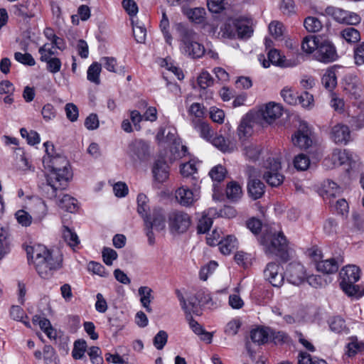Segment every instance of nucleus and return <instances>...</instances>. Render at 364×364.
I'll return each instance as SVG.
<instances>
[{
    "label": "nucleus",
    "instance_id": "49530a36",
    "mask_svg": "<svg viewBox=\"0 0 364 364\" xmlns=\"http://www.w3.org/2000/svg\"><path fill=\"white\" fill-rule=\"evenodd\" d=\"M87 343L85 340H77L74 343V347L72 351L73 357L76 359H81L86 351Z\"/></svg>",
    "mask_w": 364,
    "mask_h": 364
},
{
    "label": "nucleus",
    "instance_id": "3c124183",
    "mask_svg": "<svg viewBox=\"0 0 364 364\" xmlns=\"http://www.w3.org/2000/svg\"><path fill=\"white\" fill-rule=\"evenodd\" d=\"M269 31L275 39H280L284 33V26L279 21H272L269 25Z\"/></svg>",
    "mask_w": 364,
    "mask_h": 364
},
{
    "label": "nucleus",
    "instance_id": "20e7f679",
    "mask_svg": "<svg viewBox=\"0 0 364 364\" xmlns=\"http://www.w3.org/2000/svg\"><path fill=\"white\" fill-rule=\"evenodd\" d=\"M252 33L253 29L250 26V22L242 17L228 18L220 31L222 38L228 39L249 38Z\"/></svg>",
    "mask_w": 364,
    "mask_h": 364
},
{
    "label": "nucleus",
    "instance_id": "412c9836",
    "mask_svg": "<svg viewBox=\"0 0 364 364\" xmlns=\"http://www.w3.org/2000/svg\"><path fill=\"white\" fill-rule=\"evenodd\" d=\"M146 228H153L157 230H162L165 228V217L161 208H155L151 215H149L144 220Z\"/></svg>",
    "mask_w": 364,
    "mask_h": 364
},
{
    "label": "nucleus",
    "instance_id": "052dcab7",
    "mask_svg": "<svg viewBox=\"0 0 364 364\" xmlns=\"http://www.w3.org/2000/svg\"><path fill=\"white\" fill-rule=\"evenodd\" d=\"M186 319L188 321L190 328L197 335L200 336L204 333V328L193 319V316L191 315V311H186Z\"/></svg>",
    "mask_w": 364,
    "mask_h": 364
},
{
    "label": "nucleus",
    "instance_id": "13d9d810",
    "mask_svg": "<svg viewBox=\"0 0 364 364\" xmlns=\"http://www.w3.org/2000/svg\"><path fill=\"white\" fill-rule=\"evenodd\" d=\"M167 333L165 331L161 330L159 331L158 333L154 336L153 343L156 349L161 350L167 343Z\"/></svg>",
    "mask_w": 364,
    "mask_h": 364
},
{
    "label": "nucleus",
    "instance_id": "f03ea898",
    "mask_svg": "<svg viewBox=\"0 0 364 364\" xmlns=\"http://www.w3.org/2000/svg\"><path fill=\"white\" fill-rule=\"evenodd\" d=\"M32 252L27 250L38 275L45 279H50L54 273L62 267L63 256L58 250H48L45 246L37 245L31 247Z\"/></svg>",
    "mask_w": 364,
    "mask_h": 364
},
{
    "label": "nucleus",
    "instance_id": "2f4dec72",
    "mask_svg": "<svg viewBox=\"0 0 364 364\" xmlns=\"http://www.w3.org/2000/svg\"><path fill=\"white\" fill-rule=\"evenodd\" d=\"M181 173L184 178L185 183H191V178H198L195 176L197 173V168L196 164L191 161L181 166Z\"/></svg>",
    "mask_w": 364,
    "mask_h": 364
},
{
    "label": "nucleus",
    "instance_id": "ddd939ff",
    "mask_svg": "<svg viewBox=\"0 0 364 364\" xmlns=\"http://www.w3.org/2000/svg\"><path fill=\"white\" fill-rule=\"evenodd\" d=\"M255 169L249 166L247 173L249 176L247 182V193L252 200H257L262 197L265 192V185L257 178L253 177L252 173Z\"/></svg>",
    "mask_w": 364,
    "mask_h": 364
},
{
    "label": "nucleus",
    "instance_id": "a19ab883",
    "mask_svg": "<svg viewBox=\"0 0 364 364\" xmlns=\"http://www.w3.org/2000/svg\"><path fill=\"white\" fill-rule=\"evenodd\" d=\"M140 296V301L141 305L146 309L148 312L151 311V309L149 306L151 303V297L152 289L149 287H141L138 290Z\"/></svg>",
    "mask_w": 364,
    "mask_h": 364
},
{
    "label": "nucleus",
    "instance_id": "864d4df0",
    "mask_svg": "<svg viewBox=\"0 0 364 364\" xmlns=\"http://www.w3.org/2000/svg\"><path fill=\"white\" fill-rule=\"evenodd\" d=\"M353 58L357 65L364 64V42L357 44L353 48Z\"/></svg>",
    "mask_w": 364,
    "mask_h": 364
},
{
    "label": "nucleus",
    "instance_id": "603ef678",
    "mask_svg": "<svg viewBox=\"0 0 364 364\" xmlns=\"http://www.w3.org/2000/svg\"><path fill=\"white\" fill-rule=\"evenodd\" d=\"M338 224L333 218L327 219L323 224V231L328 235H334L338 232Z\"/></svg>",
    "mask_w": 364,
    "mask_h": 364
},
{
    "label": "nucleus",
    "instance_id": "6ab92c4d",
    "mask_svg": "<svg viewBox=\"0 0 364 364\" xmlns=\"http://www.w3.org/2000/svg\"><path fill=\"white\" fill-rule=\"evenodd\" d=\"M63 190H58L56 198L51 200H54L60 208L70 213L75 212L77 208V200L68 194L63 193Z\"/></svg>",
    "mask_w": 364,
    "mask_h": 364
},
{
    "label": "nucleus",
    "instance_id": "f8f14e48",
    "mask_svg": "<svg viewBox=\"0 0 364 364\" xmlns=\"http://www.w3.org/2000/svg\"><path fill=\"white\" fill-rule=\"evenodd\" d=\"M327 13L331 14L336 21L341 23L356 25L361 21V18L358 14L339 8L328 7L327 8Z\"/></svg>",
    "mask_w": 364,
    "mask_h": 364
},
{
    "label": "nucleus",
    "instance_id": "58836bf2",
    "mask_svg": "<svg viewBox=\"0 0 364 364\" xmlns=\"http://www.w3.org/2000/svg\"><path fill=\"white\" fill-rule=\"evenodd\" d=\"M102 69L101 63H93L90 65L87 72V80L96 85L100 83V74Z\"/></svg>",
    "mask_w": 364,
    "mask_h": 364
},
{
    "label": "nucleus",
    "instance_id": "473e14b6",
    "mask_svg": "<svg viewBox=\"0 0 364 364\" xmlns=\"http://www.w3.org/2000/svg\"><path fill=\"white\" fill-rule=\"evenodd\" d=\"M101 64H102L104 68L109 72L115 73L122 75H124L125 73V68L124 66L116 68L117 60L113 57L102 58Z\"/></svg>",
    "mask_w": 364,
    "mask_h": 364
},
{
    "label": "nucleus",
    "instance_id": "2eb2a0df",
    "mask_svg": "<svg viewBox=\"0 0 364 364\" xmlns=\"http://www.w3.org/2000/svg\"><path fill=\"white\" fill-rule=\"evenodd\" d=\"M264 275L265 279L274 287H279L283 284L284 275L282 267L277 262L268 263L264 270Z\"/></svg>",
    "mask_w": 364,
    "mask_h": 364
},
{
    "label": "nucleus",
    "instance_id": "f257e3e1",
    "mask_svg": "<svg viewBox=\"0 0 364 364\" xmlns=\"http://www.w3.org/2000/svg\"><path fill=\"white\" fill-rule=\"evenodd\" d=\"M43 164L50 173L47 175L46 183L41 186L42 192L48 199L55 198L60 189H65L72 178L69 162L64 156L55 154L54 157L43 156Z\"/></svg>",
    "mask_w": 364,
    "mask_h": 364
},
{
    "label": "nucleus",
    "instance_id": "423d86ee",
    "mask_svg": "<svg viewBox=\"0 0 364 364\" xmlns=\"http://www.w3.org/2000/svg\"><path fill=\"white\" fill-rule=\"evenodd\" d=\"M261 244L264 247L265 251L270 254L279 256L282 259L287 257L288 242L282 231L264 234L260 240Z\"/></svg>",
    "mask_w": 364,
    "mask_h": 364
},
{
    "label": "nucleus",
    "instance_id": "c85d7f7f",
    "mask_svg": "<svg viewBox=\"0 0 364 364\" xmlns=\"http://www.w3.org/2000/svg\"><path fill=\"white\" fill-rule=\"evenodd\" d=\"M11 235L7 228L0 227V259L10 251Z\"/></svg>",
    "mask_w": 364,
    "mask_h": 364
},
{
    "label": "nucleus",
    "instance_id": "a211bd4d",
    "mask_svg": "<svg viewBox=\"0 0 364 364\" xmlns=\"http://www.w3.org/2000/svg\"><path fill=\"white\" fill-rule=\"evenodd\" d=\"M36 10V0H26L21 4L12 6L11 12L23 18H32Z\"/></svg>",
    "mask_w": 364,
    "mask_h": 364
},
{
    "label": "nucleus",
    "instance_id": "4468645a",
    "mask_svg": "<svg viewBox=\"0 0 364 364\" xmlns=\"http://www.w3.org/2000/svg\"><path fill=\"white\" fill-rule=\"evenodd\" d=\"M332 161L335 165L347 164L350 168L357 167L358 157L347 149H335L332 154Z\"/></svg>",
    "mask_w": 364,
    "mask_h": 364
},
{
    "label": "nucleus",
    "instance_id": "5fc2aeb1",
    "mask_svg": "<svg viewBox=\"0 0 364 364\" xmlns=\"http://www.w3.org/2000/svg\"><path fill=\"white\" fill-rule=\"evenodd\" d=\"M88 355L93 364H102L103 358L102 356V350L97 346H92L89 348Z\"/></svg>",
    "mask_w": 364,
    "mask_h": 364
},
{
    "label": "nucleus",
    "instance_id": "4d7b16f0",
    "mask_svg": "<svg viewBox=\"0 0 364 364\" xmlns=\"http://www.w3.org/2000/svg\"><path fill=\"white\" fill-rule=\"evenodd\" d=\"M103 262L108 266H111L113 261L117 259V252L109 247H104L102 252Z\"/></svg>",
    "mask_w": 364,
    "mask_h": 364
},
{
    "label": "nucleus",
    "instance_id": "1a4fd4ad",
    "mask_svg": "<svg viewBox=\"0 0 364 364\" xmlns=\"http://www.w3.org/2000/svg\"><path fill=\"white\" fill-rule=\"evenodd\" d=\"M311 256L315 262L316 269L326 274L336 273L339 266L343 262V259L341 257L321 259L322 255L319 250H313L311 253Z\"/></svg>",
    "mask_w": 364,
    "mask_h": 364
},
{
    "label": "nucleus",
    "instance_id": "680f3d73",
    "mask_svg": "<svg viewBox=\"0 0 364 364\" xmlns=\"http://www.w3.org/2000/svg\"><path fill=\"white\" fill-rule=\"evenodd\" d=\"M43 358L46 364H55L56 355L54 348L50 346L46 345L43 348Z\"/></svg>",
    "mask_w": 364,
    "mask_h": 364
},
{
    "label": "nucleus",
    "instance_id": "393cba45",
    "mask_svg": "<svg viewBox=\"0 0 364 364\" xmlns=\"http://www.w3.org/2000/svg\"><path fill=\"white\" fill-rule=\"evenodd\" d=\"M192 124L200 136L206 141H210L214 136L215 132L207 122L201 119H193Z\"/></svg>",
    "mask_w": 364,
    "mask_h": 364
},
{
    "label": "nucleus",
    "instance_id": "4c0bfd02",
    "mask_svg": "<svg viewBox=\"0 0 364 364\" xmlns=\"http://www.w3.org/2000/svg\"><path fill=\"white\" fill-rule=\"evenodd\" d=\"M320 41H321L315 36H306L301 42V48L303 51L306 53H312L313 52L316 51Z\"/></svg>",
    "mask_w": 364,
    "mask_h": 364
},
{
    "label": "nucleus",
    "instance_id": "cd10ccee",
    "mask_svg": "<svg viewBox=\"0 0 364 364\" xmlns=\"http://www.w3.org/2000/svg\"><path fill=\"white\" fill-rule=\"evenodd\" d=\"M252 117L250 114H247L241 120L237 128L238 136L240 139L246 138L252 133Z\"/></svg>",
    "mask_w": 364,
    "mask_h": 364
},
{
    "label": "nucleus",
    "instance_id": "0e129e2a",
    "mask_svg": "<svg viewBox=\"0 0 364 364\" xmlns=\"http://www.w3.org/2000/svg\"><path fill=\"white\" fill-rule=\"evenodd\" d=\"M198 84L201 89L205 90L213 85V79L208 72H202L198 77Z\"/></svg>",
    "mask_w": 364,
    "mask_h": 364
},
{
    "label": "nucleus",
    "instance_id": "0eeeda50",
    "mask_svg": "<svg viewBox=\"0 0 364 364\" xmlns=\"http://www.w3.org/2000/svg\"><path fill=\"white\" fill-rule=\"evenodd\" d=\"M190 187L183 186L176 191V198L183 206L192 205L200 198V182L198 178H191Z\"/></svg>",
    "mask_w": 364,
    "mask_h": 364
},
{
    "label": "nucleus",
    "instance_id": "e2e57ef3",
    "mask_svg": "<svg viewBox=\"0 0 364 364\" xmlns=\"http://www.w3.org/2000/svg\"><path fill=\"white\" fill-rule=\"evenodd\" d=\"M188 114L191 116L195 117L196 119H200L205 114V107L200 103H193L188 110Z\"/></svg>",
    "mask_w": 364,
    "mask_h": 364
},
{
    "label": "nucleus",
    "instance_id": "79ce46f5",
    "mask_svg": "<svg viewBox=\"0 0 364 364\" xmlns=\"http://www.w3.org/2000/svg\"><path fill=\"white\" fill-rule=\"evenodd\" d=\"M207 5L209 11L215 14H219L230 7L227 0H208Z\"/></svg>",
    "mask_w": 364,
    "mask_h": 364
},
{
    "label": "nucleus",
    "instance_id": "4be33fe9",
    "mask_svg": "<svg viewBox=\"0 0 364 364\" xmlns=\"http://www.w3.org/2000/svg\"><path fill=\"white\" fill-rule=\"evenodd\" d=\"M260 112L262 118L270 124L276 119L280 117L282 114V108L279 104L269 102L264 108H262Z\"/></svg>",
    "mask_w": 364,
    "mask_h": 364
},
{
    "label": "nucleus",
    "instance_id": "a878e982",
    "mask_svg": "<svg viewBox=\"0 0 364 364\" xmlns=\"http://www.w3.org/2000/svg\"><path fill=\"white\" fill-rule=\"evenodd\" d=\"M152 172L155 180L162 183L168 177V166L164 160L159 159L154 163Z\"/></svg>",
    "mask_w": 364,
    "mask_h": 364
},
{
    "label": "nucleus",
    "instance_id": "6e6d98bb",
    "mask_svg": "<svg viewBox=\"0 0 364 364\" xmlns=\"http://www.w3.org/2000/svg\"><path fill=\"white\" fill-rule=\"evenodd\" d=\"M281 95L284 100L291 105H295L298 103L299 95L294 93L291 89L284 88L281 91Z\"/></svg>",
    "mask_w": 364,
    "mask_h": 364
},
{
    "label": "nucleus",
    "instance_id": "f704fd0d",
    "mask_svg": "<svg viewBox=\"0 0 364 364\" xmlns=\"http://www.w3.org/2000/svg\"><path fill=\"white\" fill-rule=\"evenodd\" d=\"M185 14L192 22L199 24L204 21L206 12L205 9L196 7L188 9Z\"/></svg>",
    "mask_w": 364,
    "mask_h": 364
},
{
    "label": "nucleus",
    "instance_id": "bf43d9fd",
    "mask_svg": "<svg viewBox=\"0 0 364 364\" xmlns=\"http://www.w3.org/2000/svg\"><path fill=\"white\" fill-rule=\"evenodd\" d=\"M14 58L16 61L26 65L33 66L36 64V61L30 53H22L16 52L14 53Z\"/></svg>",
    "mask_w": 364,
    "mask_h": 364
},
{
    "label": "nucleus",
    "instance_id": "6e6552de",
    "mask_svg": "<svg viewBox=\"0 0 364 364\" xmlns=\"http://www.w3.org/2000/svg\"><path fill=\"white\" fill-rule=\"evenodd\" d=\"M168 223L171 233L181 234L188 230L191 225V218L183 211L173 210L168 214Z\"/></svg>",
    "mask_w": 364,
    "mask_h": 364
},
{
    "label": "nucleus",
    "instance_id": "f3484780",
    "mask_svg": "<svg viewBox=\"0 0 364 364\" xmlns=\"http://www.w3.org/2000/svg\"><path fill=\"white\" fill-rule=\"evenodd\" d=\"M286 277L289 283L296 286L301 284L306 279L304 267L300 263L289 264L287 267Z\"/></svg>",
    "mask_w": 364,
    "mask_h": 364
},
{
    "label": "nucleus",
    "instance_id": "c03bdc74",
    "mask_svg": "<svg viewBox=\"0 0 364 364\" xmlns=\"http://www.w3.org/2000/svg\"><path fill=\"white\" fill-rule=\"evenodd\" d=\"M148 198L146 195L140 193L137 196V212L144 218L149 216L148 210L149 206L148 205Z\"/></svg>",
    "mask_w": 364,
    "mask_h": 364
},
{
    "label": "nucleus",
    "instance_id": "a18cd8bd",
    "mask_svg": "<svg viewBox=\"0 0 364 364\" xmlns=\"http://www.w3.org/2000/svg\"><path fill=\"white\" fill-rule=\"evenodd\" d=\"M171 151L175 159H180L188 154V148L186 146L181 144L180 139H175L171 146Z\"/></svg>",
    "mask_w": 364,
    "mask_h": 364
},
{
    "label": "nucleus",
    "instance_id": "72a5a7b5",
    "mask_svg": "<svg viewBox=\"0 0 364 364\" xmlns=\"http://www.w3.org/2000/svg\"><path fill=\"white\" fill-rule=\"evenodd\" d=\"M226 195L232 201L238 200L242 196V187L235 181H232L227 185Z\"/></svg>",
    "mask_w": 364,
    "mask_h": 364
},
{
    "label": "nucleus",
    "instance_id": "b1692460",
    "mask_svg": "<svg viewBox=\"0 0 364 364\" xmlns=\"http://www.w3.org/2000/svg\"><path fill=\"white\" fill-rule=\"evenodd\" d=\"M268 60H264L262 65L264 68H268L270 65V63L273 65L288 67L296 65V63H289L286 62L285 57L282 55L280 52L277 49H270L267 53Z\"/></svg>",
    "mask_w": 364,
    "mask_h": 364
},
{
    "label": "nucleus",
    "instance_id": "e433bc0d",
    "mask_svg": "<svg viewBox=\"0 0 364 364\" xmlns=\"http://www.w3.org/2000/svg\"><path fill=\"white\" fill-rule=\"evenodd\" d=\"M340 34L349 43H355L360 40V32L353 27H347L343 29Z\"/></svg>",
    "mask_w": 364,
    "mask_h": 364
},
{
    "label": "nucleus",
    "instance_id": "9d476101",
    "mask_svg": "<svg viewBox=\"0 0 364 364\" xmlns=\"http://www.w3.org/2000/svg\"><path fill=\"white\" fill-rule=\"evenodd\" d=\"M281 168L279 159L269 158L267 161V170L264 173L263 178L269 186L277 187L283 183L284 177L279 173Z\"/></svg>",
    "mask_w": 364,
    "mask_h": 364
},
{
    "label": "nucleus",
    "instance_id": "bb28decb",
    "mask_svg": "<svg viewBox=\"0 0 364 364\" xmlns=\"http://www.w3.org/2000/svg\"><path fill=\"white\" fill-rule=\"evenodd\" d=\"M129 147L133 154L140 160L145 159L149 155V145L143 140H135Z\"/></svg>",
    "mask_w": 364,
    "mask_h": 364
},
{
    "label": "nucleus",
    "instance_id": "7c9ffc66",
    "mask_svg": "<svg viewBox=\"0 0 364 364\" xmlns=\"http://www.w3.org/2000/svg\"><path fill=\"white\" fill-rule=\"evenodd\" d=\"M204 294V291L200 290L198 291L195 296H191L188 299V304H187V310L188 311H191V315L192 314L199 316L201 314V310L200 306L201 304L199 299H201L200 297Z\"/></svg>",
    "mask_w": 364,
    "mask_h": 364
},
{
    "label": "nucleus",
    "instance_id": "37998d69",
    "mask_svg": "<svg viewBox=\"0 0 364 364\" xmlns=\"http://www.w3.org/2000/svg\"><path fill=\"white\" fill-rule=\"evenodd\" d=\"M304 26L306 29L311 33L318 32L323 27V24L321 21L314 16L306 17L304 20Z\"/></svg>",
    "mask_w": 364,
    "mask_h": 364
},
{
    "label": "nucleus",
    "instance_id": "ea45409f",
    "mask_svg": "<svg viewBox=\"0 0 364 364\" xmlns=\"http://www.w3.org/2000/svg\"><path fill=\"white\" fill-rule=\"evenodd\" d=\"M269 334L264 328L253 329L250 332V338L252 343L260 346L267 342Z\"/></svg>",
    "mask_w": 364,
    "mask_h": 364
},
{
    "label": "nucleus",
    "instance_id": "39448f33",
    "mask_svg": "<svg viewBox=\"0 0 364 364\" xmlns=\"http://www.w3.org/2000/svg\"><path fill=\"white\" fill-rule=\"evenodd\" d=\"M340 286L349 296L360 298L364 294L359 285L355 284L360 279V269L355 265H347L340 272Z\"/></svg>",
    "mask_w": 364,
    "mask_h": 364
},
{
    "label": "nucleus",
    "instance_id": "7ed1b4c3",
    "mask_svg": "<svg viewBox=\"0 0 364 364\" xmlns=\"http://www.w3.org/2000/svg\"><path fill=\"white\" fill-rule=\"evenodd\" d=\"M176 31L180 38V49L183 53L193 58H200L204 55V46L198 42V34L193 29L185 24L178 23Z\"/></svg>",
    "mask_w": 364,
    "mask_h": 364
},
{
    "label": "nucleus",
    "instance_id": "dca6fc26",
    "mask_svg": "<svg viewBox=\"0 0 364 364\" xmlns=\"http://www.w3.org/2000/svg\"><path fill=\"white\" fill-rule=\"evenodd\" d=\"M311 131L306 124H301L298 130L291 136V141L294 146L301 149H306L311 146L312 140L310 137Z\"/></svg>",
    "mask_w": 364,
    "mask_h": 364
},
{
    "label": "nucleus",
    "instance_id": "aec40b11",
    "mask_svg": "<svg viewBox=\"0 0 364 364\" xmlns=\"http://www.w3.org/2000/svg\"><path fill=\"white\" fill-rule=\"evenodd\" d=\"M331 139L336 144H346L350 141V131L347 125L337 124L333 126L330 133Z\"/></svg>",
    "mask_w": 364,
    "mask_h": 364
},
{
    "label": "nucleus",
    "instance_id": "5701e85b",
    "mask_svg": "<svg viewBox=\"0 0 364 364\" xmlns=\"http://www.w3.org/2000/svg\"><path fill=\"white\" fill-rule=\"evenodd\" d=\"M339 68L338 65L329 67L322 75V85L329 92H332L337 85V72Z\"/></svg>",
    "mask_w": 364,
    "mask_h": 364
},
{
    "label": "nucleus",
    "instance_id": "9b49d317",
    "mask_svg": "<svg viewBox=\"0 0 364 364\" xmlns=\"http://www.w3.org/2000/svg\"><path fill=\"white\" fill-rule=\"evenodd\" d=\"M314 58L316 60L330 63L338 58V55L334 45L328 40L321 41L316 51L314 53Z\"/></svg>",
    "mask_w": 364,
    "mask_h": 364
},
{
    "label": "nucleus",
    "instance_id": "de8ad7c7",
    "mask_svg": "<svg viewBox=\"0 0 364 364\" xmlns=\"http://www.w3.org/2000/svg\"><path fill=\"white\" fill-rule=\"evenodd\" d=\"M63 236L70 247H75L80 243L77 234L67 226H63Z\"/></svg>",
    "mask_w": 364,
    "mask_h": 364
},
{
    "label": "nucleus",
    "instance_id": "338daca9",
    "mask_svg": "<svg viewBox=\"0 0 364 364\" xmlns=\"http://www.w3.org/2000/svg\"><path fill=\"white\" fill-rule=\"evenodd\" d=\"M47 63V70L51 73H56L60 70L61 61L58 58L48 57L47 60H43Z\"/></svg>",
    "mask_w": 364,
    "mask_h": 364
},
{
    "label": "nucleus",
    "instance_id": "8fccbe9b",
    "mask_svg": "<svg viewBox=\"0 0 364 364\" xmlns=\"http://www.w3.org/2000/svg\"><path fill=\"white\" fill-rule=\"evenodd\" d=\"M226 173L225 168L221 166L218 165L214 166L209 172V176L213 181L216 182H221L224 180Z\"/></svg>",
    "mask_w": 364,
    "mask_h": 364
},
{
    "label": "nucleus",
    "instance_id": "c9c22d12",
    "mask_svg": "<svg viewBox=\"0 0 364 364\" xmlns=\"http://www.w3.org/2000/svg\"><path fill=\"white\" fill-rule=\"evenodd\" d=\"M237 242L234 236L228 235L219 242V249L223 255H229L237 247Z\"/></svg>",
    "mask_w": 364,
    "mask_h": 364
},
{
    "label": "nucleus",
    "instance_id": "774afa93",
    "mask_svg": "<svg viewBox=\"0 0 364 364\" xmlns=\"http://www.w3.org/2000/svg\"><path fill=\"white\" fill-rule=\"evenodd\" d=\"M280 9L283 14L291 16L296 13L295 4L293 0H282Z\"/></svg>",
    "mask_w": 364,
    "mask_h": 364
},
{
    "label": "nucleus",
    "instance_id": "09e8293b",
    "mask_svg": "<svg viewBox=\"0 0 364 364\" xmlns=\"http://www.w3.org/2000/svg\"><path fill=\"white\" fill-rule=\"evenodd\" d=\"M310 164L309 158L304 154H300L295 156L294 159V166L299 171H305Z\"/></svg>",
    "mask_w": 364,
    "mask_h": 364
},
{
    "label": "nucleus",
    "instance_id": "69168bd1",
    "mask_svg": "<svg viewBox=\"0 0 364 364\" xmlns=\"http://www.w3.org/2000/svg\"><path fill=\"white\" fill-rule=\"evenodd\" d=\"M16 218L22 226H29L32 222V217L23 210H18L15 214Z\"/></svg>",
    "mask_w": 364,
    "mask_h": 364
},
{
    "label": "nucleus",
    "instance_id": "c756f323",
    "mask_svg": "<svg viewBox=\"0 0 364 364\" xmlns=\"http://www.w3.org/2000/svg\"><path fill=\"white\" fill-rule=\"evenodd\" d=\"M262 147L253 142H245L243 144V154L249 159L255 161L259 159Z\"/></svg>",
    "mask_w": 364,
    "mask_h": 364
}]
</instances>
